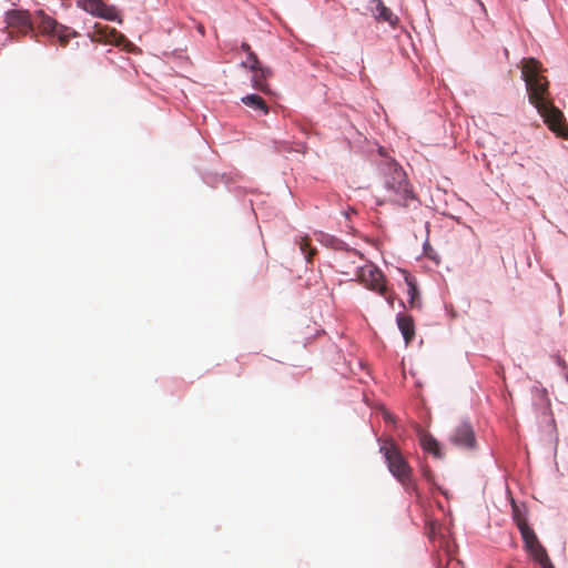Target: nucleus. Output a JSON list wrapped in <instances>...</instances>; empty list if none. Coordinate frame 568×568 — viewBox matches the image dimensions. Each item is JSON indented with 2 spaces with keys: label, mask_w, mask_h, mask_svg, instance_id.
<instances>
[{
  "label": "nucleus",
  "mask_w": 568,
  "mask_h": 568,
  "mask_svg": "<svg viewBox=\"0 0 568 568\" xmlns=\"http://www.w3.org/2000/svg\"><path fill=\"white\" fill-rule=\"evenodd\" d=\"M541 63L534 59H525L521 65V74L525 80L529 102L535 105L550 131L557 136L568 138V125L564 113L554 105L549 99V82L540 74Z\"/></svg>",
  "instance_id": "obj_1"
},
{
  "label": "nucleus",
  "mask_w": 568,
  "mask_h": 568,
  "mask_svg": "<svg viewBox=\"0 0 568 568\" xmlns=\"http://www.w3.org/2000/svg\"><path fill=\"white\" fill-rule=\"evenodd\" d=\"M382 186L376 195V204H392L408 207L416 201V195L402 166L392 159H385L379 164Z\"/></svg>",
  "instance_id": "obj_2"
},
{
  "label": "nucleus",
  "mask_w": 568,
  "mask_h": 568,
  "mask_svg": "<svg viewBox=\"0 0 568 568\" xmlns=\"http://www.w3.org/2000/svg\"><path fill=\"white\" fill-rule=\"evenodd\" d=\"M379 452L383 454L388 470L403 485L412 481V468L393 439H379Z\"/></svg>",
  "instance_id": "obj_3"
},
{
  "label": "nucleus",
  "mask_w": 568,
  "mask_h": 568,
  "mask_svg": "<svg viewBox=\"0 0 568 568\" xmlns=\"http://www.w3.org/2000/svg\"><path fill=\"white\" fill-rule=\"evenodd\" d=\"M355 268L356 277L361 284L366 288L385 296L390 304L393 303V300L386 296L387 287L385 285V277L378 267L372 263H366L364 265H355Z\"/></svg>",
  "instance_id": "obj_4"
},
{
  "label": "nucleus",
  "mask_w": 568,
  "mask_h": 568,
  "mask_svg": "<svg viewBox=\"0 0 568 568\" xmlns=\"http://www.w3.org/2000/svg\"><path fill=\"white\" fill-rule=\"evenodd\" d=\"M38 28L42 34L57 38L59 44L63 48L68 45L70 39L78 37L75 30L59 23L42 11L38 12Z\"/></svg>",
  "instance_id": "obj_5"
},
{
  "label": "nucleus",
  "mask_w": 568,
  "mask_h": 568,
  "mask_svg": "<svg viewBox=\"0 0 568 568\" xmlns=\"http://www.w3.org/2000/svg\"><path fill=\"white\" fill-rule=\"evenodd\" d=\"M8 28L22 34H28L33 30L30 14L22 10H10L6 14Z\"/></svg>",
  "instance_id": "obj_6"
},
{
  "label": "nucleus",
  "mask_w": 568,
  "mask_h": 568,
  "mask_svg": "<svg viewBox=\"0 0 568 568\" xmlns=\"http://www.w3.org/2000/svg\"><path fill=\"white\" fill-rule=\"evenodd\" d=\"M79 4L84 11L92 16L110 21L118 19L116 9L114 7L106 6L101 0H81Z\"/></svg>",
  "instance_id": "obj_7"
},
{
  "label": "nucleus",
  "mask_w": 568,
  "mask_h": 568,
  "mask_svg": "<svg viewBox=\"0 0 568 568\" xmlns=\"http://www.w3.org/2000/svg\"><path fill=\"white\" fill-rule=\"evenodd\" d=\"M450 442L460 448H474L476 438L471 426L468 423H463L450 436Z\"/></svg>",
  "instance_id": "obj_8"
},
{
  "label": "nucleus",
  "mask_w": 568,
  "mask_h": 568,
  "mask_svg": "<svg viewBox=\"0 0 568 568\" xmlns=\"http://www.w3.org/2000/svg\"><path fill=\"white\" fill-rule=\"evenodd\" d=\"M369 11L379 22H387L392 27L398 23V18L387 8L382 0H372L369 2Z\"/></svg>",
  "instance_id": "obj_9"
},
{
  "label": "nucleus",
  "mask_w": 568,
  "mask_h": 568,
  "mask_svg": "<svg viewBox=\"0 0 568 568\" xmlns=\"http://www.w3.org/2000/svg\"><path fill=\"white\" fill-rule=\"evenodd\" d=\"M363 255L357 251H346L337 258L339 272L345 275H351L352 273L356 275L355 265H361L359 263L363 262Z\"/></svg>",
  "instance_id": "obj_10"
},
{
  "label": "nucleus",
  "mask_w": 568,
  "mask_h": 568,
  "mask_svg": "<svg viewBox=\"0 0 568 568\" xmlns=\"http://www.w3.org/2000/svg\"><path fill=\"white\" fill-rule=\"evenodd\" d=\"M253 72L252 75V87L261 92L268 93L270 88L267 84V79L272 77V71L268 68L258 67L255 70H251Z\"/></svg>",
  "instance_id": "obj_11"
},
{
  "label": "nucleus",
  "mask_w": 568,
  "mask_h": 568,
  "mask_svg": "<svg viewBox=\"0 0 568 568\" xmlns=\"http://www.w3.org/2000/svg\"><path fill=\"white\" fill-rule=\"evenodd\" d=\"M532 398H534V405L542 415H546L549 413L550 409V400L548 398V393L545 388L540 386H534L531 389Z\"/></svg>",
  "instance_id": "obj_12"
},
{
  "label": "nucleus",
  "mask_w": 568,
  "mask_h": 568,
  "mask_svg": "<svg viewBox=\"0 0 568 568\" xmlns=\"http://www.w3.org/2000/svg\"><path fill=\"white\" fill-rule=\"evenodd\" d=\"M510 505H511L514 521L516 523L519 531H521L524 526H528L527 506L525 503H523V501L518 503L516 499H510Z\"/></svg>",
  "instance_id": "obj_13"
},
{
  "label": "nucleus",
  "mask_w": 568,
  "mask_h": 568,
  "mask_svg": "<svg viewBox=\"0 0 568 568\" xmlns=\"http://www.w3.org/2000/svg\"><path fill=\"white\" fill-rule=\"evenodd\" d=\"M397 325L400 333L403 334L406 344H409L415 336V326L413 318L407 315H398Z\"/></svg>",
  "instance_id": "obj_14"
},
{
  "label": "nucleus",
  "mask_w": 568,
  "mask_h": 568,
  "mask_svg": "<svg viewBox=\"0 0 568 568\" xmlns=\"http://www.w3.org/2000/svg\"><path fill=\"white\" fill-rule=\"evenodd\" d=\"M420 445L425 452L432 454L434 457H436V458L443 457L439 443L430 434H423L420 436Z\"/></svg>",
  "instance_id": "obj_15"
},
{
  "label": "nucleus",
  "mask_w": 568,
  "mask_h": 568,
  "mask_svg": "<svg viewBox=\"0 0 568 568\" xmlns=\"http://www.w3.org/2000/svg\"><path fill=\"white\" fill-rule=\"evenodd\" d=\"M242 102L253 109V110H256V111H260L262 112L263 114H267L268 113V106L265 102V100L257 95V94H248V95H245L242 98Z\"/></svg>",
  "instance_id": "obj_16"
},
{
  "label": "nucleus",
  "mask_w": 568,
  "mask_h": 568,
  "mask_svg": "<svg viewBox=\"0 0 568 568\" xmlns=\"http://www.w3.org/2000/svg\"><path fill=\"white\" fill-rule=\"evenodd\" d=\"M520 535L523 537V540L525 542L526 549L531 552L535 550V548L541 546L540 541L538 540L536 534L529 526H524Z\"/></svg>",
  "instance_id": "obj_17"
},
{
  "label": "nucleus",
  "mask_w": 568,
  "mask_h": 568,
  "mask_svg": "<svg viewBox=\"0 0 568 568\" xmlns=\"http://www.w3.org/2000/svg\"><path fill=\"white\" fill-rule=\"evenodd\" d=\"M529 554L531 555L534 560L540 565L541 568H555L547 554V550L542 545L535 548V550H532Z\"/></svg>",
  "instance_id": "obj_18"
},
{
  "label": "nucleus",
  "mask_w": 568,
  "mask_h": 568,
  "mask_svg": "<svg viewBox=\"0 0 568 568\" xmlns=\"http://www.w3.org/2000/svg\"><path fill=\"white\" fill-rule=\"evenodd\" d=\"M298 246L302 253L305 254L307 263H312L313 256L316 254V248L311 247V240L308 236H302L298 241Z\"/></svg>",
  "instance_id": "obj_19"
},
{
  "label": "nucleus",
  "mask_w": 568,
  "mask_h": 568,
  "mask_svg": "<svg viewBox=\"0 0 568 568\" xmlns=\"http://www.w3.org/2000/svg\"><path fill=\"white\" fill-rule=\"evenodd\" d=\"M407 285H408L407 294L409 295L408 303H409L410 307H419L420 303L418 300V291H417L416 285L412 281H408V280H407Z\"/></svg>",
  "instance_id": "obj_20"
},
{
  "label": "nucleus",
  "mask_w": 568,
  "mask_h": 568,
  "mask_svg": "<svg viewBox=\"0 0 568 568\" xmlns=\"http://www.w3.org/2000/svg\"><path fill=\"white\" fill-rule=\"evenodd\" d=\"M242 65L248 68L250 70H255L258 67H262L257 55L254 52H250L247 60L243 62Z\"/></svg>",
  "instance_id": "obj_21"
},
{
  "label": "nucleus",
  "mask_w": 568,
  "mask_h": 568,
  "mask_svg": "<svg viewBox=\"0 0 568 568\" xmlns=\"http://www.w3.org/2000/svg\"><path fill=\"white\" fill-rule=\"evenodd\" d=\"M460 564L457 560L449 559L446 568H459Z\"/></svg>",
  "instance_id": "obj_22"
},
{
  "label": "nucleus",
  "mask_w": 568,
  "mask_h": 568,
  "mask_svg": "<svg viewBox=\"0 0 568 568\" xmlns=\"http://www.w3.org/2000/svg\"><path fill=\"white\" fill-rule=\"evenodd\" d=\"M241 49H242L244 52H246V53H247V55L250 54V52H253V51L251 50L250 44H248V43H246V42H243V43L241 44Z\"/></svg>",
  "instance_id": "obj_23"
},
{
  "label": "nucleus",
  "mask_w": 568,
  "mask_h": 568,
  "mask_svg": "<svg viewBox=\"0 0 568 568\" xmlns=\"http://www.w3.org/2000/svg\"><path fill=\"white\" fill-rule=\"evenodd\" d=\"M197 31H199L202 36H204L205 31H204V27H203V24H199V26H197Z\"/></svg>",
  "instance_id": "obj_24"
},
{
  "label": "nucleus",
  "mask_w": 568,
  "mask_h": 568,
  "mask_svg": "<svg viewBox=\"0 0 568 568\" xmlns=\"http://www.w3.org/2000/svg\"><path fill=\"white\" fill-rule=\"evenodd\" d=\"M99 36H93L92 39L93 40H102V38L104 37V34H102V32L99 31Z\"/></svg>",
  "instance_id": "obj_25"
},
{
  "label": "nucleus",
  "mask_w": 568,
  "mask_h": 568,
  "mask_svg": "<svg viewBox=\"0 0 568 568\" xmlns=\"http://www.w3.org/2000/svg\"><path fill=\"white\" fill-rule=\"evenodd\" d=\"M385 418L392 420V417L388 413L385 414Z\"/></svg>",
  "instance_id": "obj_26"
}]
</instances>
